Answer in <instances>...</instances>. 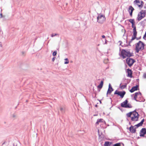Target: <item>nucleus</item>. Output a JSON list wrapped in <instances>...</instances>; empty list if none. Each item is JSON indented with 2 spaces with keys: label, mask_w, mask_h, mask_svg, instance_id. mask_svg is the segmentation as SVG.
Instances as JSON below:
<instances>
[{
  "label": "nucleus",
  "mask_w": 146,
  "mask_h": 146,
  "mask_svg": "<svg viewBox=\"0 0 146 146\" xmlns=\"http://www.w3.org/2000/svg\"><path fill=\"white\" fill-rule=\"evenodd\" d=\"M133 35L132 36L131 39L129 41V43L130 44L131 42L132 41L136 38V36L137 35V32L136 31V27H134L133 29Z\"/></svg>",
  "instance_id": "obj_9"
},
{
  "label": "nucleus",
  "mask_w": 146,
  "mask_h": 146,
  "mask_svg": "<svg viewBox=\"0 0 146 146\" xmlns=\"http://www.w3.org/2000/svg\"><path fill=\"white\" fill-rule=\"evenodd\" d=\"M55 58H56L55 57H53V58H52V61L53 62H54Z\"/></svg>",
  "instance_id": "obj_35"
},
{
  "label": "nucleus",
  "mask_w": 146,
  "mask_h": 146,
  "mask_svg": "<svg viewBox=\"0 0 146 146\" xmlns=\"http://www.w3.org/2000/svg\"><path fill=\"white\" fill-rule=\"evenodd\" d=\"M146 34L145 33L143 36V39H145V38L146 37Z\"/></svg>",
  "instance_id": "obj_34"
},
{
  "label": "nucleus",
  "mask_w": 146,
  "mask_h": 146,
  "mask_svg": "<svg viewBox=\"0 0 146 146\" xmlns=\"http://www.w3.org/2000/svg\"><path fill=\"white\" fill-rule=\"evenodd\" d=\"M126 116L128 117H131V120L132 121H138L139 115L135 110L127 113Z\"/></svg>",
  "instance_id": "obj_1"
},
{
  "label": "nucleus",
  "mask_w": 146,
  "mask_h": 146,
  "mask_svg": "<svg viewBox=\"0 0 146 146\" xmlns=\"http://www.w3.org/2000/svg\"><path fill=\"white\" fill-rule=\"evenodd\" d=\"M97 22L99 23L102 24L105 20V16L103 15H99L97 17Z\"/></svg>",
  "instance_id": "obj_6"
},
{
  "label": "nucleus",
  "mask_w": 146,
  "mask_h": 146,
  "mask_svg": "<svg viewBox=\"0 0 146 146\" xmlns=\"http://www.w3.org/2000/svg\"><path fill=\"white\" fill-rule=\"evenodd\" d=\"M143 77L144 78H146V73H144L143 75Z\"/></svg>",
  "instance_id": "obj_32"
},
{
  "label": "nucleus",
  "mask_w": 146,
  "mask_h": 146,
  "mask_svg": "<svg viewBox=\"0 0 146 146\" xmlns=\"http://www.w3.org/2000/svg\"><path fill=\"white\" fill-rule=\"evenodd\" d=\"M139 87V86L136 85L135 86H134L130 90V92L132 93L134 91L137 90L138 89V88Z\"/></svg>",
  "instance_id": "obj_15"
},
{
  "label": "nucleus",
  "mask_w": 146,
  "mask_h": 146,
  "mask_svg": "<svg viewBox=\"0 0 146 146\" xmlns=\"http://www.w3.org/2000/svg\"><path fill=\"white\" fill-rule=\"evenodd\" d=\"M103 80L101 81L100 84L97 87L98 88L100 89H101L103 87Z\"/></svg>",
  "instance_id": "obj_18"
},
{
  "label": "nucleus",
  "mask_w": 146,
  "mask_h": 146,
  "mask_svg": "<svg viewBox=\"0 0 146 146\" xmlns=\"http://www.w3.org/2000/svg\"><path fill=\"white\" fill-rule=\"evenodd\" d=\"M56 54H57V51H55L52 53V55L54 56H56Z\"/></svg>",
  "instance_id": "obj_30"
},
{
  "label": "nucleus",
  "mask_w": 146,
  "mask_h": 146,
  "mask_svg": "<svg viewBox=\"0 0 146 146\" xmlns=\"http://www.w3.org/2000/svg\"><path fill=\"white\" fill-rule=\"evenodd\" d=\"M146 13L145 10H141L138 14L137 17V20L140 21L144 18L145 16Z\"/></svg>",
  "instance_id": "obj_4"
},
{
  "label": "nucleus",
  "mask_w": 146,
  "mask_h": 146,
  "mask_svg": "<svg viewBox=\"0 0 146 146\" xmlns=\"http://www.w3.org/2000/svg\"><path fill=\"white\" fill-rule=\"evenodd\" d=\"M126 86L127 84H125L124 85H121V84L120 85L119 87L121 89H123L126 88Z\"/></svg>",
  "instance_id": "obj_22"
},
{
  "label": "nucleus",
  "mask_w": 146,
  "mask_h": 146,
  "mask_svg": "<svg viewBox=\"0 0 146 146\" xmlns=\"http://www.w3.org/2000/svg\"><path fill=\"white\" fill-rule=\"evenodd\" d=\"M130 131L132 133H134L136 132V128H134V127L132 125L129 128Z\"/></svg>",
  "instance_id": "obj_12"
},
{
  "label": "nucleus",
  "mask_w": 146,
  "mask_h": 146,
  "mask_svg": "<svg viewBox=\"0 0 146 146\" xmlns=\"http://www.w3.org/2000/svg\"><path fill=\"white\" fill-rule=\"evenodd\" d=\"M131 24L132 27L133 28V29L134 28V27H136L135 26H134L135 23H133Z\"/></svg>",
  "instance_id": "obj_33"
},
{
  "label": "nucleus",
  "mask_w": 146,
  "mask_h": 146,
  "mask_svg": "<svg viewBox=\"0 0 146 146\" xmlns=\"http://www.w3.org/2000/svg\"><path fill=\"white\" fill-rule=\"evenodd\" d=\"M113 91V89L112 87L111 84H109V88L106 94L107 95L108 94H110Z\"/></svg>",
  "instance_id": "obj_11"
},
{
  "label": "nucleus",
  "mask_w": 146,
  "mask_h": 146,
  "mask_svg": "<svg viewBox=\"0 0 146 146\" xmlns=\"http://www.w3.org/2000/svg\"><path fill=\"white\" fill-rule=\"evenodd\" d=\"M58 35V34H52L51 35V36L52 37H53L55 36H56V35Z\"/></svg>",
  "instance_id": "obj_31"
},
{
  "label": "nucleus",
  "mask_w": 146,
  "mask_h": 146,
  "mask_svg": "<svg viewBox=\"0 0 146 146\" xmlns=\"http://www.w3.org/2000/svg\"><path fill=\"white\" fill-rule=\"evenodd\" d=\"M0 17L1 18H2V13H1L0 14Z\"/></svg>",
  "instance_id": "obj_39"
},
{
  "label": "nucleus",
  "mask_w": 146,
  "mask_h": 146,
  "mask_svg": "<svg viewBox=\"0 0 146 146\" xmlns=\"http://www.w3.org/2000/svg\"><path fill=\"white\" fill-rule=\"evenodd\" d=\"M126 93L125 91L122 92L116 90L114 92V94H117L118 95L120 96L121 98H123Z\"/></svg>",
  "instance_id": "obj_8"
},
{
  "label": "nucleus",
  "mask_w": 146,
  "mask_h": 146,
  "mask_svg": "<svg viewBox=\"0 0 146 146\" xmlns=\"http://www.w3.org/2000/svg\"><path fill=\"white\" fill-rule=\"evenodd\" d=\"M129 21L131 23V24L135 23L134 22V19H130L129 20Z\"/></svg>",
  "instance_id": "obj_27"
},
{
  "label": "nucleus",
  "mask_w": 146,
  "mask_h": 146,
  "mask_svg": "<svg viewBox=\"0 0 146 146\" xmlns=\"http://www.w3.org/2000/svg\"><path fill=\"white\" fill-rule=\"evenodd\" d=\"M13 146H21V145L19 142H17L13 144Z\"/></svg>",
  "instance_id": "obj_23"
},
{
  "label": "nucleus",
  "mask_w": 146,
  "mask_h": 146,
  "mask_svg": "<svg viewBox=\"0 0 146 146\" xmlns=\"http://www.w3.org/2000/svg\"><path fill=\"white\" fill-rule=\"evenodd\" d=\"M133 3L135 4H137H137H140V2L139 0H135L134 1Z\"/></svg>",
  "instance_id": "obj_25"
},
{
  "label": "nucleus",
  "mask_w": 146,
  "mask_h": 146,
  "mask_svg": "<svg viewBox=\"0 0 146 146\" xmlns=\"http://www.w3.org/2000/svg\"><path fill=\"white\" fill-rule=\"evenodd\" d=\"M113 146H121V144L120 143H117L114 144Z\"/></svg>",
  "instance_id": "obj_29"
},
{
  "label": "nucleus",
  "mask_w": 146,
  "mask_h": 146,
  "mask_svg": "<svg viewBox=\"0 0 146 146\" xmlns=\"http://www.w3.org/2000/svg\"><path fill=\"white\" fill-rule=\"evenodd\" d=\"M127 76L130 78L132 77V72L131 70L129 69H127Z\"/></svg>",
  "instance_id": "obj_13"
},
{
  "label": "nucleus",
  "mask_w": 146,
  "mask_h": 146,
  "mask_svg": "<svg viewBox=\"0 0 146 146\" xmlns=\"http://www.w3.org/2000/svg\"><path fill=\"white\" fill-rule=\"evenodd\" d=\"M98 133H99V130L98 129Z\"/></svg>",
  "instance_id": "obj_43"
},
{
  "label": "nucleus",
  "mask_w": 146,
  "mask_h": 146,
  "mask_svg": "<svg viewBox=\"0 0 146 146\" xmlns=\"http://www.w3.org/2000/svg\"><path fill=\"white\" fill-rule=\"evenodd\" d=\"M103 119H98L97 120V122L96 123V125H97L99 124V123L102 122L103 121Z\"/></svg>",
  "instance_id": "obj_20"
},
{
  "label": "nucleus",
  "mask_w": 146,
  "mask_h": 146,
  "mask_svg": "<svg viewBox=\"0 0 146 146\" xmlns=\"http://www.w3.org/2000/svg\"><path fill=\"white\" fill-rule=\"evenodd\" d=\"M146 134V129L144 128H142L139 133L140 136V137H144L145 135Z\"/></svg>",
  "instance_id": "obj_10"
},
{
  "label": "nucleus",
  "mask_w": 146,
  "mask_h": 146,
  "mask_svg": "<svg viewBox=\"0 0 146 146\" xmlns=\"http://www.w3.org/2000/svg\"><path fill=\"white\" fill-rule=\"evenodd\" d=\"M144 121V119H143L139 123L137 124V125H135V126L136 127V128H137L141 126L143 124V122Z\"/></svg>",
  "instance_id": "obj_16"
},
{
  "label": "nucleus",
  "mask_w": 146,
  "mask_h": 146,
  "mask_svg": "<svg viewBox=\"0 0 146 146\" xmlns=\"http://www.w3.org/2000/svg\"><path fill=\"white\" fill-rule=\"evenodd\" d=\"M134 10V9L131 6H129L128 11L130 15L131 16H132V13L133 11Z\"/></svg>",
  "instance_id": "obj_14"
},
{
  "label": "nucleus",
  "mask_w": 146,
  "mask_h": 146,
  "mask_svg": "<svg viewBox=\"0 0 146 146\" xmlns=\"http://www.w3.org/2000/svg\"><path fill=\"white\" fill-rule=\"evenodd\" d=\"M11 117L13 119H15L16 118V115L15 114L13 113L12 115L11 116Z\"/></svg>",
  "instance_id": "obj_26"
},
{
  "label": "nucleus",
  "mask_w": 146,
  "mask_h": 146,
  "mask_svg": "<svg viewBox=\"0 0 146 146\" xmlns=\"http://www.w3.org/2000/svg\"><path fill=\"white\" fill-rule=\"evenodd\" d=\"M145 44L142 42L139 41L135 44L136 52L138 53L139 51H141L144 49Z\"/></svg>",
  "instance_id": "obj_2"
},
{
  "label": "nucleus",
  "mask_w": 146,
  "mask_h": 146,
  "mask_svg": "<svg viewBox=\"0 0 146 146\" xmlns=\"http://www.w3.org/2000/svg\"><path fill=\"white\" fill-rule=\"evenodd\" d=\"M112 144L111 142H110L109 141H106L104 144V146H109Z\"/></svg>",
  "instance_id": "obj_19"
},
{
  "label": "nucleus",
  "mask_w": 146,
  "mask_h": 146,
  "mask_svg": "<svg viewBox=\"0 0 146 146\" xmlns=\"http://www.w3.org/2000/svg\"><path fill=\"white\" fill-rule=\"evenodd\" d=\"M144 4V3L143 1H141V4L139 5V4H137V5L138 6V7H139L142 8L143 7V5Z\"/></svg>",
  "instance_id": "obj_24"
},
{
  "label": "nucleus",
  "mask_w": 146,
  "mask_h": 146,
  "mask_svg": "<svg viewBox=\"0 0 146 146\" xmlns=\"http://www.w3.org/2000/svg\"><path fill=\"white\" fill-rule=\"evenodd\" d=\"M120 56L123 59H124L126 57H130L133 56V55L132 54L130 53L129 50L123 49L120 52Z\"/></svg>",
  "instance_id": "obj_3"
},
{
  "label": "nucleus",
  "mask_w": 146,
  "mask_h": 146,
  "mask_svg": "<svg viewBox=\"0 0 146 146\" xmlns=\"http://www.w3.org/2000/svg\"><path fill=\"white\" fill-rule=\"evenodd\" d=\"M135 62V61L134 59L129 58H127L126 59V63L129 67L132 66Z\"/></svg>",
  "instance_id": "obj_7"
},
{
  "label": "nucleus",
  "mask_w": 146,
  "mask_h": 146,
  "mask_svg": "<svg viewBox=\"0 0 146 146\" xmlns=\"http://www.w3.org/2000/svg\"><path fill=\"white\" fill-rule=\"evenodd\" d=\"M97 105H96L95 106L96 107H97Z\"/></svg>",
  "instance_id": "obj_44"
},
{
  "label": "nucleus",
  "mask_w": 146,
  "mask_h": 146,
  "mask_svg": "<svg viewBox=\"0 0 146 146\" xmlns=\"http://www.w3.org/2000/svg\"><path fill=\"white\" fill-rule=\"evenodd\" d=\"M144 8H145V9H146V5H145V7H144Z\"/></svg>",
  "instance_id": "obj_40"
},
{
  "label": "nucleus",
  "mask_w": 146,
  "mask_h": 146,
  "mask_svg": "<svg viewBox=\"0 0 146 146\" xmlns=\"http://www.w3.org/2000/svg\"><path fill=\"white\" fill-rule=\"evenodd\" d=\"M0 47H2V45L1 44V42H0Z\"/></svg>",
  "instance_id": "obj_38"
},
{
  "label": "nucleus",
  "mask_w": 146,
  "mask_h": 146,
  "mask_svg": "<svg viewBox=\"0 0 146 146\" xmlns=\"http://www.w3.org/2000/svg\"><path fill=\"white\" fill-rule=\"evenodd\" d=\"M60 110L62 113H64L65 112V108L64 107H60Z\"/></svg>",
  "instance_id": "obj_21"
},
{
  "label": "nucleus",
  "mask_w": 146,
  "mask_h": 146,
  "mask_svg": "<svg viewBox=\"0 0 146 146\" xmlns=\"http://www.w3.org/2000/svg\"><path fill=\"white\" fill-rule=\"evenodd\" d=\"M128 100H125L124 102L121 103V107L125 108H131L132 106L131 104H128Z\"/></svg>",
  "instance_id": "obj_5"
},
{
  "label": "nucleus",
  "mask_w": 146,
  "mask_h": 146,
  "mask_svg": "<svg viewBox=\"0 0 146 146\" xmlns=\"http://www.w3.org/2000/svg\"><path fill=\"white\" fill-rule=\"evenodd\" d=\"M105 40L106 41L105 43L106 44V39H105Z\"/></svg>",
  "instance_id": "obj_42"
},
{
  "label": "nucleus",
  "mask_w": 146,
  "mask_h": 146,
  "mask_svg": "<svg viewBox=\"0 0 146 146\" xmlns=\"http://www.w3.org/2000/svg\"><path fill=\"white\" fill-rule=\"evenodd\" d=\"M139 94L140 95H141V93L140 92L135 93L134 95V97L133 98L134 100H135L136 101H138L136 99L137 98L138 95Z\"/></svg>",
  "instance_id": "obj_17"
},
{
  "label": "nucleus",
  "mask_w": 146,
  "mask_h": 146,
  "mask_svg": "<svg viewBox=\"0 0 146 146\" xmlns=\"http://www.w3.org/2000/svg\"><path fill=\"white\" fill-rule=\"evenodd\" d=\"M102 37L103 38H105V36L104 35H103L102 36Z\"/></svg>",
  "instance_id": "obj_37"
},
{
  "label": "nucleus",
  "mask_w": 146,
  "mask_h": 146,
  "mask_svg": "<svg viewBox=\"0 0 146 146\" xmlns=\"http://www.w3.org/2000/svg\"><path fill=\"white\" fill-rule=\"evenodd\" d=\"M64 60H65V61L64 62L65 64H67L69 63V61L68 58H65Z\"/></svg>",
  "instance_id": "obj_28"
},
{
  "label": "nucleus",
  "mask_w": 146,
  "mask_h": 146,
  "mask_svg": "<svg viewBox=\"0 0 146 146\" xmlns=\"http://www.w3.org/2000/svg\"><path fill=\"white\" fill-rule=\"evenodd\" d=\"M140 37L139 38H137V40H139V39H140Z\"/></svg>",
  "instance_id": "obj_41"
},
{
  "label": "nucleus",
  "mask_w": 146,
  "mask_h": 146,
  "mask_svg": "<svg viewBox=\"0 0 146 146\" xmlns=\"http://www.w3.org/2000/svg\"><path fill=\"white\" fill-rule=\"evenodd\" d=\"M99 139L101 140H102V138L101 137V136L100 135H99Z\"/></svg>",
  "instance_id": "obj_36"
}]
</instances>
